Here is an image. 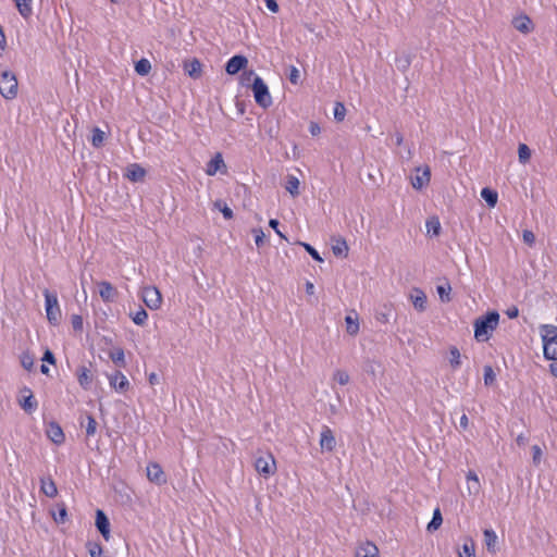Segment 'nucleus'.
<instances>
[{"mask_svg":"<svg viewBox=\"0 0 557 557\" xmlns=\"http://www.w3.org/2000/svg\"><path fill=\"white\" fill-rule=\"evenodd\" d=\"M499 322V313L495 310L475 319L473 323L474 338L478 342H487Z\"/></svg>","mask_w":557,"mask_h":557,"instance_id":"1","label":"nucleus"},{"mask_svg":"<svg viewBox=\"0 0 557 557\" xmlns=\"http://www.w3.org/2000/svg\"><path fill=\"white\" fill-rule=\"evenodd\" d=\"M540 334L545 359L557 361V326L554 324H542L540 326Z\"/></svg>","mask_w":557,"mask_h":557,"instance_id":"2","label":"nucleus"},{"mask_svg":"<svg viewBox=\"0 0 557 557\" xmlns=\"http://www.w3.org/2000/svg\"><path fill=\"white\" fill-rule=\"evenodd\" d=\"M244 76H247V79L253 76L252 91L255 101L261 108H269L272 104V97L264 81L259 75L255 74L252 70L249 72H245Z\"/></svg>","mask_w":557,"mask_h":557,"instance_id":"3","label":"nucleus"},{"mask_svg":"<svg viewBox=\"0 0 557 557\" xmlns=\"http://www.w3.org/2000/svg\"><path fill=\"white\" fill-rule=\"evenodd\" d=\"M46 315L50 324L58 325L61 320V309L58 295L49 289L44 290Z\"/></svg>","mask_w":557,"mask_h":557,"instance_id":"4","label":"nucleus"},{"mask_svg":"<svg viewBox=\"0 0 557 557\" xmlns=\"http://www.w3.org/2000/svg\"><path fill=\"white\" fill-rule=\"evenodd\" d=\"M17 79L13 72L5 70L0 76V94L5 99H13L17 95Z\"/></svg>","mask_w":557,"mask_h":557,"instance_id":"5","label":"nucleus"},{"mask_svg":"<svg viewBox=\"0 0 557 557\" xmlns=\"http://www.w3.org/2000/svg\"><path fill=\"white\" fill-rule=\"evenodd\" d=\"M141 299L151 310L159 309L162 304L161 293L156 286H145L141 289Z\"/></svg>","mask_w":557,"mask_h":557,"instance_id":"6","label":"nucleus"},{"mask_svg":"<svg viewBox=\"0 0 557 557\" xmlns=\"http://www.w3.org/2000/svg\"><path fill=\"white\" fill-rule=\"evenodd\" d=\"M255 469L259 474H262L265 478L274 474L276 470L274 457L271 454L259 456L255 460Z\"/></svg>","mask_w":557,"mask_h":557,"instance_id":"7","label":"nucleus"},{"mask_svg":"<svg viewBox=\"0 0 557 557\" xmlns=\"http://www.w3.org/2000/svg\"><path fill=\"white\" fill-rule=\"evenodd\" d=\"M146 470H147V478L150 482H152L157 485H162V484L166 483L165 474L159 463L149 462L147 465Z\"/></svg>","mask_w":557,"mask_h":557,"instance_id":"8","label":"nucleus"},{"mask_svg":"<svg viewBox=\"0 0 557 557\" xmlns=\"http://www.w3.org/2000/svg\"><path fill=\"white\" fill-rule=\"evenodd\" d=\"M320 447L322 451L331 453L335 449L336 446V440L334 436L333 431L324 425L322 428L321 434H320Z\"/></svg>","mask_w":557,"mask_h":557,"instance_id":"9","label":"nucleus"},{"mask_svg":"<svg viewBox=\"0 0 557 557\" xmlns=\"http://www.w3.org/2000/svg\"><path fill=\"white\" fill-rule=\"evenodd\" d=\"M248 64V59L245 55H233L225 65V71L228 75H235L240 70L245 69Z\"/></svg>","mask_w":557,"mask_h":557,"instance_id":"10","label":"nucleus"},{"mask_svg":"<svg viewBox=\"0 0 557 557\" xmlns=\"http://www.w3.org/2000/svg\"><path fill=\"white\" fill-rule=\"evenodd\" d=\"M99 296L104 302H113L117 297L116 288L108 281H101L98 284Z\"/></svg>","mask_w":557,"mask_h":557,"instance_id":"11","label":"nucleus"},{"mask_svg":"<svg viewBox=\"0 0 557 557\" xmlns=\"http://www.w3.org/2000/svg\"><path fill=\"white\" fill-rule=\"evenodd\" d=\"M46 434L48 438L55 445L64 443L65 436L62 428L57 422H50L47 425Z\"/></svg>","mask_w":557,"mask_h":557,"instance_id":"12","label":"nucleus"},{"mask_svg":"<svg viewBox=\"0 0 557 557\" xmlns=\"http://www.w3.org/2000/svg\"><path fill=\"white\" fill-rule=\"evenodd\" d=\"M109 384L116 392H125L129 386L127 377L121 371H115L109 376Z\"/></svg>","mask_w":557,"mask_h":557,"instance_id":"13","label":"nucleus"},{"mask_svg":"<svg viewBox=\"0 0 557 557\" xmlns=\"http://www.w3.org/2000/svg\"><path fill=\"white\" fill-rule=\"evenodd\" d=\"M96 527L103 539L108 541L110 539V521L106 513L100 509L96 512Z\"/></svg>","mask_w":557,"mask_h":557,"instance_id":"14","label":"nucleus"},{"mask_svg":"<svg viewBox=\"0 0 557 557\" xmlns=\"http://www.w3.org/2000/svg\"><path fill=\"white\" fill-rule=\"evenodd\" d=\"M512 25L522 34H530L534 29L532 20L525 14L513 17Z\"/></svg>","mask_w":557,"mask_h":557,"instance_id":"15","label":"nucleus"},{"mask_svg":"<svg viewBox=\"0 0 557 557\" xmlns=\"http://www.w3.org/2000/svg\"><path fill=\"white\" fill-rule=\"evenodd\" d=\"M76 376H77V381L83 389L87 391L90 388L94 375L87 367H85V366L78 367L76 370Z\"/></svg>","mask_w":557,"mask_h":557,"instance_id":"16","label":"nucleus"},{"mask_svg":"<svg viewBox=\"0 0 557 557\" xmlns=\"http://www.w3.org/2000/svg\"><path fill=\"white\" fill-rule=\"evenodd\" d=\"M417 174L412 178L411 184L412 187L416 189H422L424 186H426L430 183L431 178V171L429 166H425L422 171L421 169H417Z\"/></svg>","mask_w":557,"mask_h":557,"instance_id":"17","label":"nucleus"},{"mask_svg":"<svg viewBox=\"0 0 557 557\" xmlns=\"http://www.w3.org/2000/svg\"><path fill=\"white\" fill-rule=\"evenodd\" d=\"M410 299L412 301L413 307L422 312L426 309V295L420 288H413L410 295Z\"/></svg>","mask_w":557,"mask_h":557,"instance_id":"18","label":"nucleus"},{"mask_svg":"<svg viewBox=\"0 0 557 557\" xmlns=\"http://www.w3.org/2000/svg\"><path fill=\"white\" fill-rule=\"evenodd\" d=\"M40 492L50 498L58 495L57 485L50 476L40 479Z\"/></svg>","mask_w":557,"mask_h":557,"instance_id":"19","label":"nucleus"},{"mask_svg":"<svg viewBox=\"0 0 557 557\" xmlns=\"http://www.w3.org/2000/svg\"><path fill=\"white\" fill-rule=\"evenodd\" d=\"M222 168H225L224 160L221 153H216L206 166V174L209 176H213L220 171Z\"/></svg>","mask_w":557,"mask_h":557,"instance_id":"20","label":"nucleus"},{"mask_svg":"<svg viewBox=\"0 0 557 557\" xmlns=\"http://www.w3.org/2000/svg\"><path fill=\"white\" fill-rule=\"evenodd\" d=\"M145 176H146V171L141 165H139L137 163H133L127 166L126 177L129 181L139 182V181L144 180Z\"/></svg>","mask_w":557,"mask_h":557,"instance_id":"21","label":"nucleus"},{"mask_svg":"<svg viewBox=\"0 0 557 557\" xmlns=\"http://www.w3.org/2000/svg\"><path fill=\"white\" fill-rule=\"evenodd\" d=\"M484 544L490 553H496L497 534L493 529H485L483 532Z\"/></svg>","mask_w":557,"mask_h":557,"instance_id":"22","label":"nucleus"},{"mask_svg":"<svg viewBox=\"0 0 557 557\" xmlns=\"http://www.w3.org/2000/svg\"><path fill=\"white\" fill-rule=\"evenodd\" d=\"M18 13L28 18L33 14V0H14Z\"/></svg>","mask_w":557,"mask_h":557,"instance_id":"23","label":"nucleus"},{"mask_svg":"<svg viewBox=\"0 0 557 557\" xmlns=\"http://www.w3.org/2000/svg\"><path fill=\"white\" fill-rule=\"evenodd\" d=\"M26 392L28 395L20 401V405L26 412L32 413L37 409L38 403L32 394L30 389H26Z\"/></svg>","mask_w":557,"mask_h":557,"instance_id":"24","label":"nucleus"},{"mask_svg":"<svg viewBox=\"0 0 557 557\" xmlns=\"http://www.w3.org/2000/svg\"><path fill=\"white\" fill-rule=\"evenodd\" d=\"M184 70L190 77L198 78L201 74V63L198 59H193L190 62L185 63Z\"/></svg>","mask_w":557,"mask_h":557,"instance_id":"25","label":"nucleus"},{"mask_svg":"<svg viewBox=\"0 0 557 557\" xmlns=\"http://www.w3.org/2000/svg\"><path fill=\"white\" fill-rule=\"evenodd\" d=\"M458 555L459 557H475V544L471 537L465 540L461 549L458 550Z\"/></svg>","mask_w":557,"mask_h":557,"instance_id":"26","label":"nucleus"},{"mask_svg":"<svg viewBox=\"0 0 557 557\" xmlns=\"http://www.w3.org/2000/svg\"><path fill=\"white\" fill-rule=\"evenodd\" d=\"M426 233L430 236H438L441 233V222L437 216H431L425 222Z\"/></svg>","mask_w":557,"mask_h":557,"instance_id":"27","label":"nucleus"},{"mask_svg":"<svg viewBox=\"0 0 557 557\" xmlns=\"http://www.w3.org/2000/svg\"><path fill=\"white\" fill-rule=\"evenodd\" d=\"M357 557H379V549L372 543H367L357 550Z\"/></svg>","mask_w":557,"mask_h":557,"instance_id":"28","label":"nucleus"},{"mask_svg":"<svg viewBox=\"0 0 557 557\" xmlns=\"http://www.w3.org/2000/svg\"><path fill=\"white\" fill-rule=\"evenodd\" d=\"M481 197L485 200L488 207L494 208L498 200V195L495 190L484 187L481 190Z\"/></svg>","mask_w":557,"mask_h":557,"instance_id":"29","label":"nucleus"},{"mask_svg":"<svg viewBox=\"0 0 557 557\" xmlns=\"http://www.w3.org/2000/svg\"><path fill=\"white\" fill-rule=\"evenodd\" d=\"M442 523H443L442 512H441V509L437 507L434 509L432 519L429 522L426 529L429 532L436 531L442 525Z\"/></svg>","mask_w":557,"mask_h":557,"instance_id":"30","label":"nucleus"},{"mask_svg":"<svg viewBox=\"0 0 557 557\" xmlns=\"http://www.w3.org/2000/svg\"><path fill=\"white\" fill-rule=\"evenodd\" d=\"M135 71L140 76H146L151 71V63L148 59H140L135 64Z\"/></svg>","mask_w":557,"mask_h":557,"instance_id":"31","label":"nucleus"},{"mask_svg":"<svg viewBox=\"0 0 557 557\" xmlns=\"http://www.w3.org/2000/svg\"><path fill=\"white\" fill-rule=\"evenodd\" d=\"M285 188L292 196H297L299 194V180L294 175H289Z\"/></svg>","mask_w":557,"mask_h":557,"instance_id":"32","label":"nucleus"},{"mask_svg":"<svg viewBox=\"0 0 557 557\" xmlns=\"http://www.w3.org/2000/svg\"><path fill=\"white\" fill-rule=\"evenodd\" d=\"M332 250L337 257H346L348 253V246L345 239H336L335 244L332 246Z\"/></svg>","mask_w":557,"mask_h":557,"instance_id":"33","label":"nucleus"},{"mask_svg":"<svg viewBox=\"0 0 557 557\" xmlns=\"http://www.w3.org/2000/svg\"><path fill=\"white\" fill-rule=\"evenodd\" d=\"M129 315H131L132 321L136 325H139V326H143L144 324H146L147 319H148L147 311L141 307L136 312L131 313Z\"/></svg>","mask_w":557,"mask_h":557,"instance_id":"34","label":"nucleus"},{"mask_svg":"<svg viewBox=\"0 0 557 557\" xmlns=\"http://www.w3.org/2000/svg\"><path fill=\"white\" fill-rule=\"evenodd\" d=\"M91 133V145L95 148H100L103 145L106 138L104 132L101 131L99 127H94Z\"/></svg>","mask_w":557,"mask_h":557,"instance_id":"35","label":"nucleus"},{"mask_svg":"<svg viewBox=\"0 0 557 557\" xmlns=\"http://www.w3.org/2000/svg\"><path fill=\"white\" fill-rule=\"evenodd\" d=\"M449 363L453 369H458L461 364V355L457 347L453 346L449 349Z\"/></svg>","mask_w":557,"mask_h":557,"instance_id":"36","label":"nucleus"},{"mask_svg":"<svg viewBox=\"0 0 557 557\" xmlns=\"http://www.w3.org/2000/svg\"><path fill=\"white\" fill-rule=\"evenodd\" d=\"M109 357L115 364L121 367L125 366V355L122 348H115L114 350L110 351Z\"/></svg>","mask_w":557,"mask_h":557,"instance_id":"37","label":"nucleus"},{"mask_svg":"<svg viewBox=\"0 0 557 557\" xmlns=\"http://www.w3.org/2000/svg\"><path fill=\"white\" fill-rule=\"evenodd\" d=\"M346 331L350 335H356L359 332V322L358 319H354L351 315H346Z\"/></svg>","mask_w":557,"mask_h":557,"instance_id":"38","label":"nucleus"},{"mask_svg":"<svg viewBox=\"0 0 557 557\" xmlns=\"http://www.w3.org/2000/svg\"><path fill=\"white\" fill-rule=\"evenodd\" d=\"M518 158L520 163L525 164L531 158V149L525 144H520L518 147Z\"/></svg>","mask_w":557,"mask_h":557,"instance_id":"39","label":"nucleus"},{"mask_svg":"<svg viewBox=\"0 0 557 557\" xmlns=\"http://www.w3.org/2000/svg\"><path fill=\"white\" fill-rule=\"evenodd\" d=\"M333 114H334V119L337 122L344 121L345 115H346V108H345L344 103L335 102Z\"/></svg>","mask_w":557,"mask_h":557,"instance_id":"40","label":"nucleus"},{"mask_svg":"<svg viewBox=\"0 0 557 557\" xmlns=\"http://www.w3.org/2000/svg\"><path fill=\"white\" fill-rule=\"evenodd\" d=\"M21 364L25 370H32L34 366V356L28 351L23 352L21 355Z\"/></svg>","mask_w":557,"mask_h":557,"instance_id":"41","label":"nucleus"},{"mask_svg":"<svg viewBox=\"0 0 557 557\" xmlns=\"http://www.w3.org/2000/svg\"><path fill=\"white\" fill-rule=\"evenodd\" d=\"M483 370H484V374H483L484 384L486 386H490L495 382L496 375L491 366H485Z\"/></svg>","mask_w":557,"mask_h":557,"instance_id":"42","label":"nucleus"},{"mask_svg":"<svg viewBox=\"0 0 557 557\" xmlns=\"http://www.w3.org/2000/svg\"><path fill=\"white\" fill-rule=\"evenodd\" d=\"M86 420H87L86 434H87V436H92V435H95L96 430H97V422L91 414H87Z\"/></svg>","mask_w":557,"mask_h":557,"instance_id":"43","label":"nucleus"},{"mask_svg":"<svg viewBox=\"0 0 557 557\" xmlns=\"http://www.w3.org/2000/svg\"><path fill=\"white\" fill-rule=\"evenodd\" d=\"M333 377L341 385H346L349 382V374L343 370H336Z\"/></svg>","mask_w":557,"mask_h":557,"instance_id":"44","label":"nucleus"},{"mask_svg":"<svg viewBox=\"0 0 557 557\" xmlns=\"http://www.w3.org/2000/svg\"><path fill=\"white\" fill-rule=\"evenodd\" d=\"M300 245L306 249V251L318 262H322L323 259L318 252V250L312 247L310 244L307 243H300Z\"/></svg>","mask_w":557,"mask_h":557,"instance_id":"45","label":"nucleus"},{"mask_svg":"<svg viewBox=\"0 0 557 557\" xmlns=\"http://www.w3.org/2000/svg\"><path fill=\"white\" fill-rule=\"evenodd\" d=\"M67 517L65 505H61L57 515H53V519L57 523H64Z\"/></svg>","mask_w":557,"mask_h":557,"instance_id":"46","label":"nucleus"},{"mask_svg":"<svg viewBox=\"0 0 557 557\" xmlns=\"http://www.w3.org/2000/svg\"><path fill=\"white\" fill-rule=\"evenodd\" d=\"M299 76H300L299 70L296 66L292 65L289 67V75H288L289 82L294 85H297L299 82Z\"/></svg>","mask_w":557,"mask_h":557,"instance_id":"47","label":"nucleus"},{"mask_svg":"<svg viewBox=\"0 0 557 557\" xmlns=\"http://www.w3.org/2000/svg\"><path fill=\"white\" fill-rule=\"evenodd\" d=\"M542 458V449L539 445L532 447V459L534 465H540Z\"/></svg>","mask_w":557,"mask_h":557,"instance_id":"48","label":"nucleus"},{"mask_svg":"<svg viewBox=\"0 0 557 557\" xmlns=\"http://www.w3.org/2000/svg\"><path fill=\"white\" fill-rule=\"evenodd\" d=\"M523 242L528 245H533L535 242V235L532 231L525 230L522 234Z\"/></svg>","mask_w":557,"mask_h":557,"instance_id":"49","label":"nucleus"},{"mask_svg":"<svg viewBox=\"0 0 557 557\" xmlns=\"http://www.w3.org/2000/svg\"><path fill=\"white\" fill-rule=\"evenodd\" d=\"M253 234L256 245L258 247L262 246L264 242V233L262 232V230H253Z\"/></svg>","mask_w":557,"mask_h":557,"instance_id":"50","label":"nucleus"},{"mask_svg":"<svg viewBox=\"0 0 557 557\" xmlns=\"http://www.w3.org/2000/svg\"><path fill=\"white\" fill-rule=\"evenodd\" d=\"M42 361L48 362L50 364H54L55 358H54L53 352L51 350L47 349L42 356Z\"/></svg>","mask_w":557,"mask_h":557,"instance_id":"51","label":"nucleus"},{"mask_svg":"<svg viewBox=\"0 0 557 557\" xmlns=\"http://www.w3.org/2000/svg\"><path fill=\"white\" fill-rule=\"evenodd\" d=\"M265 7L269 11L276 13L278 11V4L276 0H264Z\"/></svg>","mask_w":557,"mask_h":557,"instance_id":"52","label":"nucleus"},{"mask_svg":"<svg viewBox=\"0 0 557 557\" xmlns=\"http://www.w3.org/2000/svg\"><path fill=\"white\" fill-rule=\"evenodd\" d=\"M72 325L74 327V330H82L83 327V319L81 315H73L72 317Z\"/></svg>","mask_w":557,"mask_h":557,"instance_id":"53","label":"nucleus"},{"mask_svg":"<svg viewBox=\"0 0 557 557\" xmlns=\"http://www.w3.org/2000/svg\"><path fill=\"white\" fill-rule=\"evenodd\" d=\"M278 224H280V223H278V221H277V220H275V219H271V220L269 221V225H270V226L275 231V233H276L280 237H282V238L286 239L285 235H284V234L278 230Z\"/></svg>","mask_w":557,"mask_h":557,"instance_id":"54","label":"nucleus"},{"mask_svg":"<svg viewBox=\"0 0 557 557\" xmlns=\"http://www.w3.org/2000/svg\"><path fill=\"white\" fill-rule=\"evenodd\" d=\"M89 555L91 557H100L102 555V547L98 544H95L91 548H89Z\"/></svg>","mask_w":557,"mask_h":557,"instance_id":"55","label":"nucleus"},{"mask_svg":"<svg viewBox=\"0 0 557 557\" xmlns=\"http://www.w3.org/2000/svg\"><path fill=\"white\" fill-rule=\"evenodd\" d=\"M506 315L509 319H515L519 315V309L516 306H511L506 310Z\"/></svg>","mask_w":557,"mask_h":557,"instance_id":"56","label":"nucleus"},{"mask_svg":"<svg viewBox=\"0 0 557 557\" xmlns=\"http://www.w3.org/2000/svg\"><path fill=\"white\" fill-rule=\"evenodd\" d=\"M309 132L312 136H318L321 133V127L315 122H310Z\"/></svg>","mask_w":557,"mask_h":557,"instance_id":"57","label":"nucleus"},{"mask_svg":"<svg viewBox=\"0 0 557 557\" xmlns=\"http://www.w3.org/2000/svg\"><path fill=\"white\" fill-rule=\"evenodd\" d=\"M389 315H391V310H388L386 312L377 313L376 319H377V321H380L382 323H387L389 320Z\"/></svg>","mask_w":557,"mask_h":557,"instance_id":"58","label":"nucleus"},{"mask_svg":"<svg viewBox=\"0 0 557 557\" xmlns=\"http://www.w3.org/2000/svg\"><path fill=\"white\" fill-rule=\"evenodd\" d=\"M466 478L468 482L472 481L475 483L476 487H479V478L474 471H469Z\"/></svg>","mask_w":557,"mask_h":557,"instance_id":"59","label":"nucleus"},{"mask_svg":"<svg viewBox=\"0 0 557 557\" xmlns=\"http://www.w3.org/2000/svg\"><path fill=\"white\" fill-rule=\"evenodd\" d=\"M528 436L523 433L519 434L516 438V442L519 446H524L528 443Z\"/></svg>","mask_w":557,"mask_h":557,"instance_id":"60","label":"nucleus"},{"mask_svg":"<svg viewBox=\"0 0 557 557\" xmlns=\"http://www.w3.org/2000/svg\"><path fill=\"white\" fill-rule=\"evenodd\" d=\"M450 292V286L447 285V287L445 286H437V293L440 295V297L443 299L444 298V295L445 294H448Z\"/></svg>","mask_w":557,"mask_h":557,"instance_id":"61","label":"nucleus"},{"mask_svg":"<svg viewBox=\"0 0 557 557\" xmlns=\"http://www.w3.org/2000/svg\"><path fill=\"white\" fill-rule=\"evenodd\" d=\"M459 424H460V428H461L462 430H466V429L468 428V425H469V419H468V417H467V414H466V413H463V414L460 417V422H459Z\"/></svg>","mask_w":557,"mask_h":557,"instance_id":"62","label":"nucleus"},{"mask_svg":"<svg viewBox=\"0 0 557 557\" xmlns=\"http://www.w3.org/2000/svg\"><path fill=\"white\" fill-rule=\"evenodd\" d=\"M222 213H223V216L227 220L232 219L233 218V211L231 208H228L227 206H225L222 210Z\"/></svg>","mask_w":557,"mask_h":557,"instance_id":"63","label":"nucleus"},{"mask_svg":"<svg viewBox=\"0 0 557 557\" xmlns=\"http://www.w3.org/2000/svg\"><path fill=\"white\" fill-rule=\"evenodd\" d=\"M549 371L555 377H557V361L549 364Z\"/></svg>","mask_w":557,"mask_h":557,"instance_id":"64","label":"nucleus"}]
</instances>
